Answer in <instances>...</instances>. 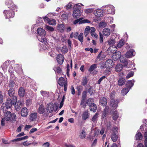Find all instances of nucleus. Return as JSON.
Returning a JSON list of instances; mask_svg holds the SVG:
<instances>
[{"instance_id":"40","label":"nucleus","mask_w":147,"mask_h":147,"mask_svg":"<svg viewBox=\"0 0 147 147\" xmlns=\"http://www.w3.org/2000/svg\"><path fill=\"white\" fill-rule=\"evenodd\" d=\"M129 91L128 88H124L121 91V94L123 95H125L127 94Z\"/></svg>"},{"instance_id":"63","label":"nucleus","mask_w":147,"mask_h":147,"mask_svg":"<svg viewBox=\"0 0 147 147\" xmlns=\"http://www.w3.org/2000/svg\"><path fill=\"white\" fill-rule=\"evenodd\" d=\"M55 52L51 49L49 53V54L51 57H53L55 55Z\"/></svg>"},{"instance_id":"51","label":"nucleus","mask_w":147,"mask_h":147,"mask_svg":"<svg viewBox=\"0 0 147 147\" xmlns=\"http://www.w3.org/2000/svg\"><path fill=\"white\" fill-rule=\"evenodd\" d=\"M48 23L50 25H54L56 24V21L54 19H52V20H49Z\"/></svg>"},{"instance_id":"16","label":"nucleus","mask_w":147,"mask_h":147,"mask_svg":"<svg viewBox=\"0 0 147 147\" xmlns=\"http://www.w3.org/2000/svg\"><path fill=\"white\" fill-rule=\"evenodd\" d=\"M5 117H4L5 118L6 121H9L11 119V114L10 112L6 111L4 113Z\"/></svg>"},{"instance_id":"20","label":"nucleus","mask_w":147,"mask_h":147,"mask_svg":"<svg viewBox=\"0 0 147 147\" xmlns=\"http://www.w3.org/2000/svg\"><path fill=\"white\" fill-rule=\"evenodd\" d=\"M25 92L24 88L23 87H20L18 91V94L20 97H23L24 96Z\"/></svg>"},{"instance_id":"2","label":"nucleus","mask_w":147,"mask_h":147,"mask_svg":"<svg viewBox=\"0 0 147 147\" xmlns=\"http://www.w3.org/2000/svg\"><path fill=\"white\" fill-rule=\"evenodd\" d=\"M118 130V128L116 126L113 127L112 130V132H111L110 137L114 142H116L119 138Z\"/></svg>"},{"instance_id":"34","label":"nucleus","mask_w":147,"mask_h":147,"mask_svg":"<svg viewBox=\"0 0 147 147\" xmlns=\"http://www.w3.org/2000/svg\"><path fill=\"white\" fill-rule=\"evenodd\" d=\"M86 136V132L85 130L82 129V132L79 135V137L81 139H83L85 138Z\"/></svg>"},{"instance_id":"54","label":"nucleus","mask_w":147,"mask_h":147,"mask_svg":"<svg viewBox=\"0 0 147 147\" xmlns=\"http://www.w3.org/2000/svg\"><path fill=\"white\" fill-rule=\"evenodd\" d=\"M10 97H11V98L10 99V100H7V101H16L17 100V97L16 96L14 95Z\"/></svg>"},{"instance_id":"27","label":"nucleus","mask_w":147,"mask_h":147,"mask_svg":"<svg viewBox=\"0 0 147 147\" xmlns=\"http://www.w3.org/2000/svg\"><path fill=\"white\" fill-rule=\"evenodd\" d=\"M123 67V65L121 64H118L115 67V70L117 72H119L122 69Z\"/></svg>"},{"instance_id":"45","label":"nucleus","mask_w":147,"mask_h":147,"mask_svg":"<svg viewBox=\"0 0 147 147\" xmlns=\"http://www.w3.org/2000/svg\"><path fill=\"white\" fill-rule=\"evenodd\" d=\"M18 67L15 69L16 71L19 74L22 73V68L20 66H18Z\"/></svg>"},{"instance_id":"1","label":"nucleus","mask_w":147,"mask_h":147,"mask_svg":"<svg viewBox=\"0 0 147 147\" xmlns=\"http://www.w3.org/2000/svg\"><path fill=\"white\" fill-rule=\"evenodd\" d=\"M37 32L39 35L37 36V38L39 41L46 44L47 40L44 37L46 34V32L42 28H39L37 29Z\"/></svg>"},{"instance_id":"64","label":"nucleus","mask_w":147,"mask_h":147,"mask_svg":"<svg viewBox=\"0 0 147 147\" xmlns=\"http://www.w3.org/2000/svg\"><path fill=\"white\" fill-rule=\"evenodd\" d=\"M90 21L88 20H82V21L80 22L79 24H81L83 23H90Z\"/></svg>"},{"instance_id":"3","label":"nucleus","mask_w":147,"mask_h":147,"mask_svg":"<svg viewBox=\"0 0 147 147\" xmlns=\"http://www.w3.org/2000/svg\"><path fill=\"white\" fill-rule=\"evenodd\" d=\"M8 3H10L11 6L8 7V8L11 9L10 10H5L3 11L4 15L5 16L6 18H11L13 17L14 14L13 11L12 10L13 8L12 6H13V4L11 3L12 1H9Z\"/></svg>"},{"instance_id":"13","label":"nucleus","mask_w":147,"mask_h":147,"mask_svg":"<svg viewBox=\"0 0 147 147\" xmlns=\"http://www.w3.org/2000/svg\"><path fill=\"white\" fill-rule=\"evenodd\" d=\"M28 113V110L26 108H22L20 114L23 117H26Z\"/></svg>"},{"instance_id":"39","label":"nucleus","mask_w":147,"mask_h":147,"mask_svg":"<svg viewBox=\"0 0 147 147\" xmlns=\"http://www.w3.org/2000/svg\"><path fill=\"white\" fill-rule=\"evenodd\" d=\"M108 42L109 45H113L115 43V40L114 38L111 37L108 40Z\"/></svg>"},{"instance_id":"48","label":"nucleus","mask_w":147,"mask_h":147,"mask_svg":"<svg viewBox=\"0 0 147 147\" xmlns=\"http://www.w3.org/2000/svg\"><path fill=\"white\" fill-rule=\"evenodd\" d=\"M107 26V24L104 22H101L99 25V27L101 28H103L106 27Z\"/></svg>"},{"instance_id":"14","label":"nucleus","mask_w":147,"mask_h":147,"mask_svg":"<svg viewBox=\"0 0 147 147\" xmlns=\"http://www.w3.org/2000/svg\"><path fill=\"white\" fill-rule=\"evenodd\" d=\"M90 116V113L88 110L84 111L83 114L82 115V119L84 120H85L89 118Z\"/></svg>"},{"instance_id":"4","label":"nucleus","mask_w":147,"mask_h":147,"mask_svg":"<svg viewBox=\"0 0 147 147\" xmlns=\"http://www.w3.org/2000/svg\"><path fill=\"white\" fill-rule=\"evenodd\" d=\"M57 82L58 84L60 86H64V90L65 91H66L67 90V81L65 80L64 78L62 77H60Z\"/></svg>"},{"instance_id":"26","label":"nucleus","mask_w":147,"mask_h":147,"mask_svg":"<svg viewBox=\"0 0 147 147\" xmlns=\"http://www.w3.org/2000/svg\"><path fill=\"white\" fill-rule=\"evenodd\" d=\"M110 106L112 107V109H115L117 108L118 106L117 102H110Z\"/></svg>"},{"instance_id":"11","label":"nucleus","mask_w":147,"mask_h":147,"mask_svg":"<svg viewBox=\"0 0 147 147\" xmlns=\"http://www.w3.org/2000/svg\"><path fill=\"white\" fill-rule=\"evenodd\" d=\"M38 115L36 113H32L30 115L29 120L30 121H36Z\"/></svg>"},{"instance_id":"9","label":"nucleus","mask_w":147,"mask_h":147,"mask_svg":"<svg viewBox=\"0 0 147 147\" xmlns=\"http://www.w3.org/2000/svg\"><path fill=\"white\" fill-rule=\"evenodd\" d=\"M55 106L52 102H50L47 105V112L50 113L52 112L54 110Z\"/></svg>"},{"instance_id":"62","label":"nucleus","mask_w":147,"mask_h":147,"mask_svg":"<svg viewBox=\"0 0 147 147\" xmlns=\"http://www.w3.org/2000/svg\"><path fill=\"white\" fill-rule=\"evenodd\" d=\"M93 10L92 9H87L85 10V12L86 13H89L92 12Z\"/></svg>"},{"instance_id":"60","label":"nucleus","mask_w":147,"mask_h":147,"mask_svg":"<svg viewBox=\"0 0 147 147\" xmlns=\"http://www.w3.org/2000/svg\"><path fill=\"white\" fill-rule=\"evenodd\" d=\"M76 89L78 91L81 92L83 90V88L82 86H77L76 87Z\"/></svg>"},{"instance_id":"52","label":"nucleus","mask_w":147,"mask_h":147,"mask_svg":"<svg viewBox=\"0 0 147 147\" xmlns=\"http://www.w3.org/2000/svg\"><path fill=\"white\" fill-rule=\"evenodd\" d=\"M72 4L73 3H72L70 2L65 7V8H66L67 9H70L72 7Z\"/></svg>"},{"instance_id":"36","label":"nucleus","mask_w":147,"mask_h":147,"mask_svg":"<svg viewBox=\"0 0 147 147\" xmlns=\"http://www.w3.org/2000/svg\"><path fill=\"white\" fill-rule=\"evenodd\" d=\"M97 65L96 64H94L92 65L88 69V71L89 72H91L92 71L95 69L97 68Z\"/></svg>"},{"instance_id":"10","label":"nucleus","mask_w":147,"mask_h":147,"mask_svg":"<svg viewBox=\"0 0 147 147\" xmlns=\"http://www.w3.org/2000/svg\"><path fill=\"white\" fill-rule=\"evenodd\" d=\"M103 11L100 9H97L94 12L95 15L98 18L102 17L103 15Z\"/></svg>"},{"instance_id":"25","label":"nucleus","mask_w":147,"mask_h":147,"mask_svg":"<svg viewBox=\"0 0 147 147\" xmlns=\"http://www.w3.org/2000/svg\"><path fill=\"white\" fill-rule=\"evenodd\" d=\"M22 102H15L14 105L15 109L17 110H19L21 108Z\"/></svg>"},{"instance_id":"5","label":"nucleus","mask_w":147,"mask_h":147,"mask_svg":"<svg viewBox=\"0 0 147 147\" xmlns=\"http://www.w3.org/2000/svg\"><path fill=\"white\" fill-rule=\"evenodd\" d=\"M105 9L106 13L113 14L115 13V10L114 7L111 5H109L105 6Z\"/></svg>"},{"instance_id":"21","label":"nucleus","mask_w":147,"mask_h":147,"mask_svg":"<svg viewBox=\"0 0 147 147\" xmlns=\"http://www.w3.org/2000/svg\"><path fill=\"white\" fill-rule=\"evenodd\" d=\"M102 32L104 35L108 36L110 35L111 31L109 29L105 28L103 29Z\"/></svg>"},{"instance_id":"23","label":"nucleus","mask_w":147,"mask_h":147,"mask_svg":"<svg viewBox=\"0 0 147 147\" xmlns=\"http://www.w3.org/2000/svg\"><path fill=\"white\" fill-rule=\"evenodd\" d=\"M41 94L44 97L47 98L49 97L50 93L49 92L41 90L40 92Z\"/></svg>"},{"instance_id":"57","label":"nucleus","mask_w":147,"mask_h":147,"mask_svg":"<svg viewBox=\"0 0 147 147\" xmlns=\"http://www.w3.org/2000/svg\"><path fill=\"white\" fill-rule=\"evenodd\" d=\"M82 19L83 18H81L79 19L75 20L73 23L75 25L78 23H79L80 22H81L82 21Z\"/></svg>"},{"instance_id":"12","label":"nucleus","mask_w":147,"mask_h":147,"mask_svg":"<svg viewBox=\"0 0 147 147\" xmlns=\"http://www.w3.org/2000/svg\"><path fill=\"white\" fill-rule=\"evenodd\" d=\"M56 59L58 63L61 65L63 64L64 61V57L61 54L57 55Z\"/></svg>"},{"instance_id":"61","label":"nucleus","mask_w":147,"mask_h":147,"mask_svg":"<svg viewBox=\"0 0 147 147\" xmlns=\"http://www.w3.org/2000/svg\"><path fill=\"white\" fill-rule=\"evenodd\" d=\"M105 76H103L101 77L99 80L97 81V83L98 84H100L101 82L102 81V80L106 78Z\"/></svg>"},{"instance_id":"17","label":"nucleus","mask_w":147,"mask_h":147,"mask_svg":"<svg viewBox=\"0 0 147 147\" xmlns=\"http://www.w3.org/2000/svg\"><path fill=\"white\" fill-rule=\"evenodd\" d=\"M89 105L90 107V110L94 112H95L97 109L96 105L94 103H91L90 105L89 104Z\"/></svg>"},{"instance_id":"47","label":"nucleus","mask_w":147,"mask_h":147,"mask_svg":"<svg viewBox=\"0 0 147 147\" xmlns=\"http://www.w3.org/2000/svg\"><path fill=\"white\" fill-rule=\"evenodd\" d=\"M124 42L123 40H120L117 45V47L121 48L124 45Z\"/></svg>"},{"instance_id":"7","label":"nucleus","mask_w":147,"mask_h":147,"mask_svg":"<svg viewBox=\"0 0 147 147\" xmlns=\"http://www.w3.org/2000/svg\"><path fill=\"white\" fill-rule=\"evenodd\" d=\"M135 54L136 53L134 51L131 49L126 52L125 54V56L127 58H131L134 56Z\"/></svg>"},{"instance_id":"56","label":"nucleus","mask_w":147,"mask_h":147,"mask_svg":"<svg viewBox=\"0 0 147 147\" xmlns=\"http://www.w3.org/2000/svg\"><path fill=\"white\" fill-rule=\"evenodd\" d=\"M45 28L48 30L53 32L54 31V28L51 26H46Z\"/></svg>"},{"instance_id":"22","label":"nucleus","mask_w":147,"mask_h":147,"mask_svg":"<svg viewBox=\"0 0 147 147\" xmlns=\"http://www.w3.org/2000/svg\"><path fill=\"white\" fill-rule=\"evenodd\" d=\"M134 82V80L128 81L126 84V86L130 89L133 86Z\"/></svg>"},{"instance_id":"50","label":"nucleus","mask_w":147,"mask_h":147,"mask_svg":"<svg viewBox=\"0 0 147 147\" xmlns=\"http://www.w3.org/2000/svg\"><path fill=\"white\" fill-rule=\"evenodd\" d=\"M61 18L63 20H65L68 19V15L67 13H64L61 16Z\"/></svg>"},{"instance_id":"24","label":"nucleus","mask_w":147,"mask_h":147,"mask_svg":"<svg viewBox=\"0 0 147 147\" xmlns=\"http://www.w3.org/2000/svg\"><path fill=\"white\" fill-rule=\"evenodd\" d=\"M77 11L76 10V11H74L73 14V17L76 18H78L81 15L80 11H79L78 10Z\"/></svg>"},{"instance_id":"41","label":"nucleus","mask_w":147,"mask_h":147,"mask_svg":"<svg viewBox=\"0 0 147 147\" xmlns=\"http://www.w3.org/2000/svg\"><path fill=\"white\" fill-rule=\"evenodd\" d=\"M68 49L65 46H64L62 48L61 50L63 54H65L68 51Z\"/></svg>"},{"instance_id":"28","label":"nucleus","mask_w":147,"mask_h":147,"mask_svg":"<svg viewBox=\"0 0 147 147\" xmlns=\"http://www.w3.org/2000/svg\"><path fill=\"white\" fill-rule=\"evenodd\" d=\"M112 115V118L113 120L115 121L117 120L119 117V114L118 112L115 111H114Z\"/></svg>"},{"instance_id":"18","label":"nucleus","mask_w":147,"mask_h":147,"mask_svg":"<svg viewBox=\"0 0 147 147\" xmlns=\"http://www.w3.org/2000/svg\"><path fill=\"white\" fill-rule=\"evenodd\" d=\"M105 57V55L102 53V52H101L98 55L96 59V60L97 61H100L101 60H103Z\"/></svg>"},{"instance_id":"42","label":"nucleus","mask_w":147,"mask_h":147,"mask_svg":"<svg viewBox=\"0 0 147 147\" xmlns=\"http://www.w3.org/2000/svg\"><path fill=\"white\" fill-rule=\"evenodd\" d=\"M53 69L55 72H57L59 74L61 73L62 70L59 67H55L53 68Z\"/></svg>"},{"instance_id":"15","label":"nucleus","mask_w":147,"mask_h":147,"mask_svg":"<svg viewBox=\"0 0 147 147\" xmlns=\"http://www.w3.org/2000/svg\"><path fill=\"white\" fill-rule=\"evenodd\" d=\"M46 112L45 109L43 105H40L38 109V112L40 114L45 113Z\"/></svg>"},{"instance_id":"59","label":"nucleus","mask_w":147,"mask_h":147,"mask_svg":"<svg viewBox=\"0 0 147 147\" xmlns=\"http://www.w3.org/2000/svg\"><path fill=\"white\" fill-rule=\"evenodd\" d=\"M99 34L100 42V43H102V42H103V35L100 32L99 33Z\"/></svg>"},{"instance_id":"31","label":"nucleus","mask_w":147,"mask_h":147,"mask_svg":"<svg viewBox=\"0 0 147 147\" xmlns=\"http://www.w3.org/2000/svg\"><path fill=\"white\" fill-rule=\"evenodd\" d=\"M65 29V28L64 26V25L63 24H59L58 30L61 32H63Z\"/></svg>"},{"instance_id":"44","label":"nucleus","mask_w":147,"mask_h":147,"mask_svg":"<svg viewBox=\"0 0 147 147\" xmlns=\"http://www.w3.org/2000/svg\"><path fill=\"white\" fill-rule=\"evenodd\" d=\"M15 85V83L14 82L13 80H10L8 86L9 87L13 88Z\"/></svg>"},{"instance_id":"8","label":"nucleus","mask_w":147,"mask_h":147,"mask_svg":"<svg viewBox=\"0 0 147 147\" xmlns=\"http://www.w3.org/2000/svg\"><path fill=\"white\" fill-rule=\"evenodd\" d=\"M121 53L120 52L116 51L113 54L112 57L114 60H118L121 57Z\"/></svg>"},{"instance_id":"35","label":"nucleus","mask_w":147,"mask_h":147,"mask_svg":"<svg viewBox=\"0 0 147 147\" xmlns=\"http://www.w3.org/2000/svg\"><path fill=\"white\" fill-rule=\"evenodd\" d=\"M88 81L87 80V77L85 76L83 78V79L82 80L81 84L82 85L84 86L86 85L88 83Z\"/></svg>"},{"instance_id":"37","label":"nucleus","mask_w":147,"mask_h":147,"mask_svg":"<svg viewBox=\"0 0 147 147\" xmlns=\"http://www.w3.org/2000/svg\"><path fill=\"white\" fill-rule=\"evenodd\" d=\"M78 38L79 40L81 42V44H82L83 41V34L81 33L78 36Z\"/></svg>"},{"instance_id":"49","label":"nucleus","mask_w":147,"mask_h":147,"mask_svg":"<svg viewBox=\"0 0 147 147\" xmlns=\"http://www.w3.org/2000/svg\"><path fill=\"white\" fill-rule=\"evenodd\" d=\"M81 102L80 105L83 108H85L86 107V104L88 105V102Z\"/></svg>"},{"instance_id":"58","label":"nucleus","mask_w":147,"mask_h":147,"mask_svg":"<svg viewBox=\"0 0 147 147\" xmlns=\"http://www.w3.org/2000/svg\"><path fill=\"white\" fill-rule=\"evenodd\" d=\"M9 65V61H6L3 64V67L4 68L6 69Z\"/></svg>"},{"instance_id":"6","label":"nucleus","mask_w":147,"mask_h":147,"mask_svg":"<svg viewBox=\"0 0 147 147\" xmlns=\"http://www.w3.org/2000/svg\"><path fill=\"white\" fill-rule=\"evenodd\" d=\"M113 61L111 59H108L106 61L105 64V66L107 69H109L112 67Z\"/></svg>"},{"instance_id":"53","label":"nucleus","mask_w":147,"mask_h":147,"mask_svg":"<svg viewBox=\"0 0 147 147\" xmlns=\"http://www.w3.org/2000/svg\"><path fill=\"white\" fill-rule=\"evenodd\" d=\"M134 74V72L133 71H131L129 72L126 76V78L127 79H128L132 76Z\"/></svg>"},{"instance_id":"32","label":"nucleus","mask_w":147,"mask_h":147,"mask_svg":"<svg viewBox=\"0 0 147 147\" xmlns=\"http://www.w3.org/2000/svg\"><path fill=\"white\" fill-rule=\"evenodd\" d=\"M135 137L136 140H142L143 138L142 135L140 132H138L136 134Z\"/></svg>"},{"instance_id":"55","label":"nucleus","mask_w":147,"mask_h":147,"mask_svg":"<svg viewBox=\"0 0 147 147\" xmlns=\"http://www.w3.org/2000/svg\"><path fill=\"white\" fill-rule=\"evenodd\" d=\"M108 113V112H107L106 111H103L102 115V118H105Z\"/></svg>"},{"instance_id":"30","label":"nucleus","mask_w":147,"mask_h":147,"mask_svg":"<svg viewBox=\"0 0 147 147\" xmlns=\"http://www.w3.org/2000/svg\"><path fill=\"white\" fill-rule=\"evenodd\" d=\"M125 81V80L124 78H120L118 81V84L119 86H121L124 84Z\"/></svg>"},{"instance_id":"38","label":"nucleus","mask_w":147,"mask_h":147,"mask_svg":"<svg viewBox=\"0 0 147 147\" xmlns=\"http://www.w3.org/2000/svg\"><path fill=\"white\" fill-rule=\"evenodd\" d=\"M14 90L13 88H10L8 91V94L10 97H11L14 95Z\"/></svg>"},{"instance_id":"29","label":"nucleus","mask_w":147,"mask_h":147,"mask_svg":"<svg viewBox=\"0 0 147 147\" xmlns=\"http://www.w3.org/2000/svg\"><path fill=\"white\" fill-rule=\"evenodd\" d=\"M99 113L97 112L93 116L91 120L94 123L96 122L97 121V119L98 117Z\"/></svg>"},{"instance_id":"33","label":"nucleus","mask_w":147,"mask_h":147,"mask_svg":"<svg viewBox=\"0 0 147 147\" xmlns=\"http://www.w3.org/2000/svg\"><path fill=\"white\" fill-rule=\"evenodd\" d=\"M12 102H6L5 104L6 109L10 108L11 107L12 104H14V103H12Z\"/></svg>"},{"instance_id":"19","label":"nucleus","mask_w":147,"mask_h":147,"mask_svg":"<svg viewBox=\"0 0 147 147\" xmlns=\"http://www.w3.org/2000/svg\"><path fill=\"white\" fill-rule=\"evenodd\" d=\"M82 6H83V5L81 3L76 4L73 7L74 11H76L78 10H79V11H80L81 8V7Z\"/></svg>"},{"instance_id":"43","label":"nucleus","mask_w":147,"mask_h":147,"mask_svg":"<svg viewBox=\"0 0 147 147\" xmlns=\"http://www.w3.org/2000/svg\"><path fill=\"white\" fill-rule=\"evenodd\" d=\"M88 92L90 95H92L94 93L95 90H93L92 87L90 86L88 89Z\"/></svg>"},{"instance_id":"46","label":"nucleus","mask_w":147,"mask_h":147,"mask_svg":"<svg viewBox=\"0 0 147 147\" xmlns=\"http://www.w3.org/2000/svg\"><path fill=\"white\" fill-rule=\"evenodd\" d=\"M87 92L86 91H84L82 94V101H84L86 99V96Z\"/></svg>"}]
</instances>
